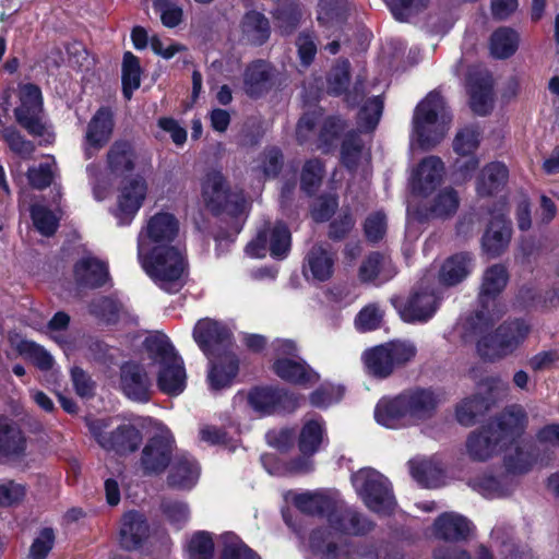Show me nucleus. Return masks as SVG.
Masks as SVG:
<instances>
[{
    "instance_id": "1",
    "label": "nucleus",
    "mask_w": 559,
    "mask_h": 559,
    "mask_svg": "<svg viewBox=\"0 0 559 559\" xmlns=\"http://www.w3.org/2000/svg\"><path fill=\"white\" fill-rule=\"evenodd\" d=\"M192 337L209 360V388L212 391L229 388L240 368L233 331L221 321L203 318L194 324Z\"/></svg>"
},
{
    "instance_id": "2",
    "label": "nucleus",
    "mask_w": 559,
    "mask_h": 559,
    "mask_svg": "<svg viewBox=\"0 0 559 559\" xmlns=\"http://www.w3.org/2000/svg\"><path fill=\"white\" fill-rule=\"evenodd\" d=\"M527 416L520 405H512L472 431L466 449L473 461L485 462L498 451L507 449L524 433Z\"/></svg>"
},
{
    "instance_id": "3",
    "label": "nucleus",
    "mask_w": 559,
    "mask_h": 559,
    "mask_svg": "<svg viewBox=\"0 0 559 559\" xmlns=\"http://www.w3.org/2000/svg\"><path fill=\"white\" fill-rule=\"evenodd\" d=\"M451 116L447 112V104L438 91L429 92L415 107L413 130L423 148L429 150L439 144L445 136Z\"/></svg>"
},
{
    "instance_id": "4",
    "label": "nucleus",
    "mask_w": 559,
    "mask_h": 559,
    "mask_svg": "<svg viewBox=\"0 0 559 559\" xmlns=\"http://www.w3.org/2000/svg\"><path fill=\"white\" fill-rule=\"evenodd\" d=\"M143 245L139 243V255L147 275L165 292L178 293L179 283L187 267V261L181 251L173 245H155L145 255Z\"/></svg>"
},
{
    "instance_id": "5",
    "label": "nucleus",
    "mask_w": 559,
    "mask_h": 559,
    "mask_svg": "<svg viewBox=\"0 0 559 559\" xmlns=\"http://www.w3.org/2000/svg\"><path fill=\"white\" fill-rule=\"evenodd\" d=\"M84 424L91 437L100 449L120 457L135 453L143 443L142 431L132 424H120L108 430L110 418L84 417Z\"/></svg>"
},
{
    "instance_id": "6",
    "label": "nucleus",
    "mask_w": 559,
    "mask_h": 559,
    "mask_svg": "<svg viewBox=\"0 0 559 559\" xmlns=\"http://www.w3.org/2000/svg\"><path fill=\"white\" fill-rule=\"evenodd\" d=\"M201 198L205 209L214 217L222 214L229 217L242 216L247 204L243 192L234 191L225 175L218 169H211L203 177Z\"/></svg>"
},
{
    "instance_id": "7",
    "label": "nucleus",
    "mask_w": 559,
    "mask_h": 559,
    "mask_svg": "<svg viewBox=\"0 0 559 559\" xmlns=\"http://www.w3.org/2000/svg\"><path fill=\"white\" fill-rule=\"evenodd\" d=\"M531 332V325L523 318L503 321L493 333L481 336L476 343L478 355L495 361L516 349Z\"/></svg>"
},
{
    "instance_id": "8",
    "label": "nucleus",
    "mask_w": 559,
    "mask_h": 559,
    "mask_svg": "<svg viewBox=\"0 0 559 559\" xmlns=\"http://www.w3.org/2000/svg\"><path fill=\"white\" fill-rule=\"evenodd\" d=\"M309 548L319 559H379L373 543H337L328 527H317L309 535Z\"/></svg>"
},
{
    "instance_id": "9",
    "label": "nucleus",
    "mask_w": 559,
    "mask_h": 559,
    "mask_svg": "<svg viewBox=\"0 0 559 559\" xmlns=\"http://www.w3.org/2000/svg\"><path fill=\"white\" fill-rule=\"evenodd\" d=\"M365 506L379 515H392L397 506L391 481L376 469L360 471L354 479Z\"/></svg>"
},
{
    "instance_id": "10",
    "label": "nucleus",
    "mask_w": 559,
    "mask_h": 559,
    "mask_svg": "<svg viewBox=\"0 0 559 559\" xmlns=\"http://www.w3.org/2000/svg\"><path fill=\"white\" fill-rule=\"evenodd\" d=\"M416 347L406 342H389L367 349L364 362L368 372L379 379H385L396 367L403 366L416 356Z\"/></svg>"
},
{
    "instance_id": "11",
    "label": "nucleus",
    "mask_w": 559,
    "mask_h": 559,
    "mask_svg": "<svg viewBox=\"0 0 559 559\" xmlns=\"http://www.w3.org/2000/svg\"><path fill=\"white\" fill-rule=\"evenodd\" d=\"M509 281V271L502 263L492 264L484 271L477 294L478 309L476 318L478 320L493 323L495 320L499 319L498 300Z\"/></svg>"
},
{
    "instance_id": "12",
    "label": "nucleus",
    "mask_w": 559,
    "mask_h": 559,
    "mask_svg": "<svg viewBox=\"0 0 559 559\" xmlns=\"http://www.w3.org/2000/svg\"><path fill=\"white\" fill-rule=\"evenodd\" d=\"M17 97L19 105L13 109L16 123L29 135L43 136L46 123L40 87L35 83H20Z\"/></svg>"
},
{
    "instance_id": "13",
    "label": "nucleus",
    "mask_w": 559,
    "mask_h": 559,
    "mask_svg": "<svg viewBox=\"0 0 559 559\" xmlns=\"http://www.w3.org/2000/svg\"><path fill=\"white\" fill-rule=\"evenodd\" d=\"M300 399L299 394L278 385L252 386L247 396L250 407L263 416L292 414L299 407Z\"/></svg>"
},
{
    "instance_id": "14",
    "label": "nucleus",
    "mask_w": 559,
    "mask_h": 559,
    "mask_svg": "<svg viewBox=\"0 0 559 559\" xmlns=\"http://www.w3.org/2000/svg\"><path fill=\"white\" fill-rule=\"evenodd\" d=\"M267 247L271 257L275 260H283L288 255L292 248V233L284 222L277 221L271 229L269 227L260 229L247 245L246 252L251 257L262 258Z\"/></svg>"
},
{
    "instance_id": "15",
    "label": "nucleus",
    "mask_w": 559,
    "mask_h": 559,
    "mask_svg": "<svg viewBox=\"0 0 559 559\" xmlns=\"http://www.w3.org/2000/svg\"><path fill=\"white\" fill-rule=\"evenodd\" d=\"M175 448L176 442L170 435L155 433L150 437L140 456V466L143 475H162L169 467L175 456Z\"/></svg>"
},
{
    "instance_id": "16",
    "label": "nucleus",
    "mask_w": 559,
    "mask_h": 559,
    "mask_svg": "<svg viewBox=\"0 0 559 559\" xmlns=\"http://www.w3.org/2000/svg\"><path fill=\"white\" fill-rule=\"evenodd\" d=\"M119 388L132 402L148 403L153 396V382L144 366L134 360L121 364Z\"/></svg>"
},
{
    "instance_id": "17",
    "label": "nucleus",
    "mask_w": 559,
    "mask_h": 559,
    "mask_svg": "<svg viewBox=\"0 0 559 559\" xmlns=\"http://www.w3.org/2000/svg\"><path fill=\"white\" fill-rule=\"evenodd\" d=\"M401 319L406 323H425L437 312L440 306V297L435 289L420 287L414 290L405 302L393 301Z\"/></svg>"
},
{
    "instance_id": "18",
    "label": "nucleus",
    "mask_w": 559,
    "mask_h": 559,
    "mask_svg": "<svg viewBox=\"0 0 559 559\" xmlns=\"http://www.w3.org/2000/svg\"><path fill=\"white\" fill-rule=\"evenodd\" d=\"M276 81V68L264 59H255L243 70L242 90L250 99H260L273 91Z\"/></svg>"
},
{
    "instance_id": "19",
    "label": "nucleus",
    "mask_w": 559,
    "mask_h": 559,
    "mask_svg": "<svg viewBox=\"0 0 559 559\" xmlns=\"http://www.w3.org/2000/svg\"><path fill=\"white\" fill-rule=\"evenodd\" d=\"M28 439L21 425L0 415V464L20 461L27 455Z\"/></svg>"
},
{
    "instance_id": "20",
    "label": "nucleus",
    "mask_w": 559,
    "mask_h": 559,
    "mask_svg": "<svg viewBox=\"0 0 559 559\" xmlns=\"http://www.w3.org/2000/svg\"><path fill=\"white\" fill-rule=\"evenodd\" d=\"M147 193L143 177L127 178L121 182L118 195V209L115 213L121 225H129L141 209Z\"/></svg>"
},
{
    "instance_id": "21",
    "label": "nucleus",
    "mask_w": 559,
    "mask_h": 559,
    "mask_svg": "<svg viewBox=\"0 0 559 559\" xmlns=\"http://www.w3.org/2000/svg\"><path fill=\"white\" fill-rule=\"evenodd\" d=\"M150 538V524L138 510L126 511L120 519L119 545L123 550L134 551L144 547Z\"/></svg>"
},
{
    "instance_id": "22",
    "label": "nucleus",
    "mask_w": 559,
    "mask_h": 559,
    "mask_svg": "<svg viewBox=\"0 0 559 559\" xmlns=\"http://www.w3.org/2000/svg\"><path fill=\"white\" fill-rule=\"evenodd\" d=\"M444 164L439 156L420 160L411 179V191L416 197L430 195L441 183Z\"/></svg>"
},
{
    "instance_id": "23",
    "label": "nucleus",
    "mask_w": 559,
    "mask_h": 559,
    "mask_svg": "<svg viewBox=\"0 0 559 559\" xmlns=\"http://www.w3.org/2000/svg\"><path fill=\"white\" fill-rule=\"evenodd\" d=\"M115 129V115L109 106H100L92 116L85 132V155L92 156L90 148L99 151L110 141Z\"/></svg>"
},
{
    "instance_id": "24",
    "label": "nucleus",
    "mask_w": 559,
    "mask_h": 559,
    "mask_svg": "<svg viewBox=\"0 0 559 559\" xmlns=\"http://www.w3.org/2000/svg\"><path fill=\"white\" fill-rule=\"evenodd\" d=\"M271 369L280 379L294 385L308 388L320 380V374L301 358H276Z\"/></svg>"
},
{
    "instance_id": "25",
    "label": "nucleus",
    "mask_w": 559,
    "mask_h": 559,
    "mask_svg": "<svg viewBox=\"0 0 559 559\" xmlns=\"http://www.w3.org/2000/svg\"><path fill=\"white\" fill-rule=\"evenodd\" d=\"M201 467L188 452L176 453L169 465L167 486L171 489L190 490L200 477Z\"/></svg>"
},
{
    "instance_id": "26",
    "label": "nucleus",
    "mask_w": 559,
    "mask_h": 559,
    "mask_svg": "<svg viewBox=\"0 0 559 559\" xmlns=\"http://www.w3.org/2000/svg\"><path fill=\"white\" fill-rule=\"evenodd\" d=\"M473 530L472 521L454 512H443L433 522L435 537L454 545L467 542Z\"/></svg>"
},
{
    "instance_id": "27",
    "label": "nucleus",
    "mask_w": 559,
    "mask_h": 559,
    "mask_svg": "<svg viewBox=\"0 0 559 559\" xmlns=\"http://www.w3.org/2000/svg\"><path fill=\"white\" fill-rule=\"evenodd\" d=\"M401 394L411 421L427 420L437 412L439 399L431 388L415 386Z\"/></svg>"
},
{
    "instance_id": "28",
    "label": "nucleus",
    "mask_w": 559,
    "mask_h": 559,
    "mask_svg": "<svg viewBox=\"0 0 559 559\" xmlns=\"http://www.w3.org/2000/svg\"><path fill=\"white\" fill-rule=\"evenodd\" d=\"M328 523L334 531L352 536H364L376 526L373 521L357 510L338 508L336 503Z\"/></svg>"
},
{
    "instance_id": "29",
    "label": "nucleus",
    "mask_w": 559,
    "mask_h": 559,
    "mask_svg": "<svg viewBox=\"0 0 559 559\" xmlns=\"http://www.w3.org/2000/svg\"><path fill=\"white\" fill-rule=\"evenodd\" d=\"M73 275L79 286L97 289L111 281L108 264L95 257H85L73 265Z\"/></svg>"
},
{
    "instance_id": "30",
    "label": "nucleus",
    "mask_w": 559,
    "mask_h": 559,
    "mask_svg": "<svg viewBox=\"0 0 559 559\" xmlns=\"http://www.w3.org/2000/svg\"><path fill=\"white\" fill-rule=\"evenodd\" d=\"M511 235V222L504 215L493 216L481 237L484 252L492 259L500 257L507 250Z\"/></svg>"
},
{
    "instance_id": "31",
    "label": "nucleus",
    "mask_w": 559,
    "mask_h": 559,
    "mask_svg": "<svg viewBox=\"0 0 559 559\" xmlns=\"http://www.w3.org/2000/svg\"><path fill=\"white\" fill-rule=\"evenodd\" d=\"M335 254L321 243L313 245L305 257L302 274L318 282L329 281L334 273Z\"/></svg>"
},
{
    "instance_id": "32",
    "label": "nucleus",
    "mask_w": 559,
    "mask_h": 559,
    "mask_svg": "<svg viewBox=\"0 0 559 559\" xmlns=\"http://www.w3.org/2000/svg\"><path fill=\"white\" fill-rule=\"evenodd\" d=\"M469 107L478 116H487L492 110V81L481 73L469 74L466 82Z\"/></svg>"
},
{
    "instance_id": "33",
    "label": "nucleus",
    "mask_w": 559,
    "mask_h": 559,
    "mask_svg": "<svg viewBox=\"0 0 559 559\" xmlns=\"http://www.w3.org/2000/svg\"><path fill=\"white\" fill-rule=\"evenodd\" d=\"M144 233L155 245H171L179 234V221L173 213L157 212L147 221Z\"/></svg>"
},
{
    "instance_id": "34",
    "label": "nucleus",
    "mask_w": 559,
    "mask_h": 559,
    "mask_svg": "<svg viewBox=\"0 0 559 559\" xmlns=\"http://www.w3.org/2000/svg\"><path fill=\"white\" fill-rule=\"evenodd\" d=\"M157 388L168 396H178L187 386V374L182 358L173 360L158 368Z\"/></svg>"
},
{
    "instance_id": "35",
    "label": "nucleus",
    "mask_w": 559,
    "mask_h": 559,
    "mask_svg": "<svg viewBox=\"0 0 559 559\" xmlns=\"http://www.w3.org/2000/svg\"><path fill=\"white\" fill-rule=\"evenodd\" d=\"M374 419L389 429L400 428L405 421H409L402 394L382 397L374 407Z\"/></svg>"
},
{
    "instance_id": "36",
    "label": "nucleus",
    "mask_w": 559,
    "mask_h": 559,
    "mask_svg": "<svg viewBox=\"0 0 559 559\" xmlns=\"http://www.w3.org/2000/svg\"><path fill=\"white\" fill-rule=\"evenodd\" d=\"M143 348L150 360V366L162 367L180 358L169 337L164 333L148 335L143 341Z\"/></svg>"
},
{
    "instance_id": "37",
    "label": "nucleus",
    "mask_w": 559,
    "mask_h": 559,
    "mask_svg": "<svg viewBox=\"0 0 559 559\" xmlns=\"http://www.w3.org/2000/svg\"><path fill=\"white\" fill-rule=\"evenodd\" d=\"M136 153L128 140L115 141L107 152V165L115 175L132 173L135 168Z\"/></svg>"
},
{
    "instance_id": "38",
    "label": "nucleus",
    "mask_w": 559,
    "mask_h": 559,
    "mask_svg": "<svg viewBox=\"0 0 559 559\" xmlns=\"http://www.w3.org/2000/svg\"><path fill=\"white\" fill-rule=\"evenodd\" d=\"M472 272V257L467 252H459L449 257L439 271V282L444 286H455L463 282Z\"/></svg>"
},
{
    "instance_id": "39",
    "label": "nucleus",
    "mask_w": 559,
    "mask_h": 559,
    "mask_svg": "<svg viewBox=\"0 0 559 559\" xmlns=\"http://www.w3.org/2000/svg\"><path fill=\"white\" fill-rule=\"evenodd\" d=\"M509 169L501 162L487 164L477 180V193L480 197H492L499 193L507 185Z\"/></svg>"
},
{
    "instance_id": "40",
    "label": "nucleus",
    "mask_w": 559,
    "mask_h": 559,
    "mask_svg": "<svg viewBox=\"0 0 559 559\" xmlns=\"http://www.w3.org/2000/svg\"><path fill=\"white\" fill-rule=\"evenodd\" d=\"M325 163L319 157L304 162L299 175V188L308 198H313L320 190L325 177Z\"/></svg>"
},
{
    "instance_id": "41",
    "label": "nucleus",
    "mask_w": 559,
    "mask_h": 559,
    "mask_svg": "<svg viewBox=\"0 0 559 559\" xmlns=\"http://www.w3.org/2000/svg\"><path fill=\"white\" fill-rule=\"evenodd\" d=\"M335 501L321 493L304 492L294 498V506L304 514L325 518L329 522L330 515L335 507Z\"/></svg>"
},
{
    "instance_id": "42",
    "label": "nucleus",
    "mask_w": 559,
    "mask_h": 559,
    "mask_svg": "<svg viewBox=\"0 0 559 559\" xmlns=\"http://www.w3.org/2000/svg\"><path fill=\"white\" fill-rule=\"evenodd\" d=\"M364 151V141L356 129L348 130L340 145V163L349 173L357 171L361 154Z\"/></svg>"
},
{
    "instance_id": "43",
    "label": "nucleus",
    "mask_w": 559,
    "mask_h": 559,
    "mask_svg": "<svg viewBox=\"0 0 559 559\" xmlns=\"http://www.w3.org/2000/svg\"><path fill=\"white\" fill-rule=\"evenodd\" d=\"M489 411L488 400L474 394L462 400L455 407V418L459 424L465 427H472L478 423Z\"/></svg>"
},
{
    "instance_id": "44",
    "label": "nucleus",
    "mask_w": 559,
    "mask_h": 559,
    "mask_svg": "<svg viewBox=\"0 0 559 559\" xmlns=\"http://www.w3.org/2000/svg\"><path fill=\"white\" fill-rule=\"evenodd\" d=\"M275 25L282 35L293 34L302 19L301 5L293 0H282L272 12Z\"/></svg>"
},
{
    "instance_id": "45",
    "label": "nucleus",
    "mask_w": 559,
    "mask_h": 559,
    "mask_svg": "<svg viewBox=\"0 0 559 559\" xmlns=\"http://www.w3.org/2000/svg\"><path fill=\"white\" fill-rule=\"evenodd\" d=\"M241 28L250 43L255 46L264 45L271 36L269 19L257 10H250L245 13Z\"/></svg>"
},
{
    "instance_id": "46",
    "label": "nucleus",
    "mask_w": 559,
    "mask_h": 559,
    "mask_svg": "<svg viewBox=\"0 0 559 559\" xmlns=\"http://www.w3.org/2000/svg\"><path fill=\"white\" fill-rule=\"evenodd\" d=\"M347 121L341 116H328L318 134V148L322 153H331L337 146V142L347 132Z\"/></svg>"
},
{
    "instance_id": "47",
    "label": "nucleus",
    "mask_w": 559,
    "mask_h": 559,
    "mask_svg": "<svg viewBox=\"0 0 559 559\" xmlns=\"http://www.w3.org/2000/svg\"><path fill=\"white\" fill-rule=\"evenodd\" d=\"M349 11V0H319L317 21L321 26H340L347 21Z\"/></svg>"
},
{
    "instance_id": "48",
    "label": "nucleus",
    "mask_w": 559,
    "mask_h": 559,
    "mask_svg": "<svg viewBox=\"0 0 559 559\" xmlns=\"http://www.w3.org/2000/svg\"><path fill=\"white\" fill-rule=\"evenodd\" d=\"M519 47V34L511 27L501 26L492 32L489 39L490 53L496 59H508Z\"/></svg>"
},
{
    "instance_id": "49",
    "label": "nucleus",
    "mask_w": 559,
    "mask_h": 559,
    "mask_svg": "<svg viewBox=\"0 0 559 559\" xmlns=\"http://www.w3.org/2000/svg\"><path fill=\"white\" fill-rule=\"evenodd\" d=\"M323 421L310 419L304 424L298 437V449L301 455L311 457L319 450L324 438Z\"/></svg>"
},
{
    "instance_id": "50",
    "label": "nucleus",
    "mask_w": 559,
    "mask_h": 559,
    "mask_svg": "<svg viewBox=\"0 0 559 559\" xmlns=\"http://www.w3.org/2000/svg\"><path fill=\"white\" fill-rule=\"evenodd\" d=\"M0 136L9 150L23 159H29L36 146L27 140L14 124H5L0 118Z\"/></svg>"
},
{
    "instance_id": "51",
    "label": "nucleus",
    "mask_w": 559,
    "mask_h": 559,
    "mask_svg": "<svg viewBox=\"0 0 559 559\" xmlns=\"http://www.w3.org/2000/svg\"><path fill=\"white\" fill-rule=\"evenodd\" d=\"M142 68L140 59L131 51H126L122 58L121 84L122 95L126 100H130L141 85Z\"/></svg>"
},
{
    "instance_id": "52",
    "label": "nucleus",
    "mask_w": 559,
    "mask_h": 559,
    "mask_svg": "<svg viewBox=\"0 0 559 559\" xmlns=\"http://www.w3.org/2000/svg\"><path fill=\"white\" fill-rule=\"evenodd\" d=\"M122 304L112 296H100L88 305L91 316L107 325H116L120 321Z\"/></svg>"
},
{
    "instance_id": "53",
    "label": "nucleus",
    "mask_w": 559,
    "mask_h": 559,
    "mask_svg": "<svg viewBox=\"0 0 559 559\" xmlns=\"http://www.w3.org/2000/svg\"><path fill=\"white\" fill-rule=\"evenodd\" d=\"M352 67L348 59L338 60L326 74V93L333 97H340L347 92Z\"/></svg>"
},
{
    "instance_id": "54",
    "label": "nucleus",
    "mask_w": 559,
    "mask_h": 559,
    "mask_svg": "<svg viewBox=\"0 0 559 559\" xmlns=\"http://www.w3.org/2000/svg\"><path fill=\"white\" fill-rule=\"evenodd\" d=\"M219 559H261L238 535L226 532L221 536Z\"/></svg>"
},
{
    "instance_id": "55",
    "label": "nucleus",
    "mask_w": 559,
    "mask_h": 559,
    "mask_svg": "<svg viewBox=\"0 0 559 559\" xmlns=\"http://www.w3.org/2000/svg\"><path fill=\"white\" fill-rule=\"evenodd\" d=\"M472 486L476 491L489 499L507 497L512 491L507 477H497L488 474L476 477Z\"/></svg>"
},
{
    "instance_id": "56",
    "label": "nucleus",
    "mask_w": 559,
    "mask_h": 559,
    "mask_svg": "<svg viewBox=\"0 0 559 559\" xmlns=\"http://www.w3.org/2000/svg\"><path fill=\"white\" fill-rule=\"evenodd\" d=\"M480 141L481 132L478 127L466 126L456 132L452 148L457 156L476 155Z\"/></svg>"
},
{
    "instance_id": "57",
    "label": "nucleus",
    "mask_w": 559,
    "mask_h": 559,
    "mask_svg": "<svg viewBox=\"0 0 559 559\" xmlns=\"http://www.w3.org/2000/svg\"><path fill=\"white\" fill-rule=\"evenodd\" d=\"M16 352L32 361V364L41 371H48L53 366L52 356L39 344L29 340H21L16 346Z\"/></svg>"
},
{
    "instance_id": "58",
    "label": "nucleus",
    "mask_w": 559,
    "mask_h": 559,
    "mask_svg": "<svg viewBox=\"0 0 559 559\" xmlns=\"http://www.w3.org/2000/svg\"><path fill=\"white\" fill-rule=\"evenodd\" d=\"M383 107L384 104L380 96L368 98L358 110V127L365 131H373L380 121Z\"/></svg>"
},
{
    "instance_id": "59",
    "label": "nucleus",
    "mask_w": 559,
    "mask_h": 559,
    "mask_svg": "<svg viewBox=\"0 0 559 559\" xmlns=\"http://www.w3.org/2000/svg\"><path fill=\"white\" fill-rule=\"evenodd\" d=\"M215 545L212 534L197 531L187 545L188 559H214Z\"/></svg>"
},
{
    "instance_id": "60",
    "label": "nucleus",
    "mask_w": 559,
    "mask_h": 559,
    "mask_svg": "<svg viewBox=\"0 0 559 559\" xmlns=\"http://www.w3.org/2000/svg\"><path fill=\"white\" fill-rule=\"evenodd\" d=\"M31 218L37 231L45 237L53 236L59 228V218L45 205H32Z\"/></svg>"
},
{
    "instance_id": "61",
    "label": "nucleus",
    "mask_w": 559,
    "mask_h": 559,
    "mask_svg": "<svg viewBox=\"0 0 559 559\" xmlns=\"http://www.w3.org/2000/svg\"><path fill=\"white\" fill-rule=\"evenodd\" d=\"M459 195L453 188L441 190L432 200L429 213L432 217H448L459 207Z\"/></svg>"
},
{
    "instance_id": "62",
    "label": "nucleus",
    "mask_w": 559,
    "mask_h": 559,
    "mask_svg": "<svg viewBox=\"0 0 559 559\" xmlns=\"http://www.w3.org/2000/svg\"><path fill=\"white\" fill-rule=\"evenodd\" d=\"M338 209V197L334 193H322L310 206V216L318 224L332 219Z\"/></svg>"
},
{
    "instance_id": "63",
    "label": "nucleus",
    "mask_w": 559,
    "mask_h": 559,
    "mask_svg": "<svg viewBox=\"0 0 559 559\" xmlns=\"http://www.w3.org/2000/svg\"><path fill=\"white\" fill-rule=\"evenodd\" d=\"M344 393L343 385L323 383L309 394V402L313 407L326 408L331 404L340 402Z\"/></svg>"
},
{
    "instance_id": "64",
    "label": "nucleus",
    "mask_w": 559,
    "mask_h": 559,
    "mask_svg": "<svg viewBox=\"0 0 559 559\" xmlns=\"http://www.w3.org/2000/svg\"><path fill=\"white\" fill-rule=\"evenodd\" d=\"M55 543V530L50 526L40 528L29 546L28 559H47Z\"/></svg>"
}]
</instances>
